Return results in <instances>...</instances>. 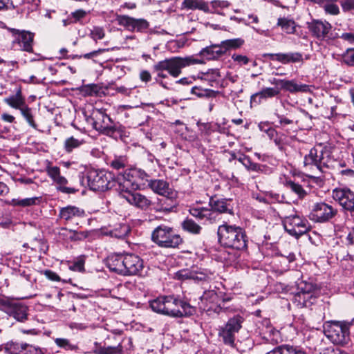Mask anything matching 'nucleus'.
<instances>
[{
  "label": "nucleus",
  "mask_w": 354,
  "mask_h": 354,
  "mask_svg": "<svg viewBox=\"0 0 354 354\" xmlns=\"http://www.w3.org/2000/svg\"><path fill=\"white\" fill-rule=\"evenodd\" d=\"M208 205L219 216L222 214L234 215V207L232 205L231 198H219L216 196H212L209 199Z\"/></svg>",
  "instance_id": "obj_21"
},
{
  "label": "nucleus",
  "mask_w": 354,
  "mask_h": 354,
  "mask_svg": "<svg viewBox=\"0 0 354 354\" xmlns=\"http://www.w3.org/2000/svg\"><path fill=\"white\" fill-rule=\"evenodd\" d=\"M34 34L26 30H21L19 35H18L13 41V44H17L21 50L28 53L33 52Z\"/></svg>",
  "instance_id": "obj_25"
},
{
  "label": "nucleus",
  "mask_w": 354,
  "mask_h": 354,
  "mask_svg": "<svg viewBox=\"0 0 354 354\" xmlns=\"http://www.w3.org/2000/svg\"><path fill=\"white\" fill-rule=\"evenodd\" d=\"M254 171L266 176H270L273 173L274 170L272 167L266 165L257 163Z\"/></svg>",
  "instance_id": "obj_57"
},
{
  "label": "nucleus",
  "mask_w": 354,
  "mask_h": 354,
  "mask_svg": "<svg viewBox=\"0 0 354 354\" xmlns=\"http://www.w3.org/2000/svg\"><path fill=\"white\" fill-rule=\"evenodd\" d=\"M276 116L279 121V124L277 125V127L284 128L287 125L293 124L292 120L286 118L283 115L276 114Z\"/></svg>",
  "instance_id": "obj_62"
},
{
  "label": "nucleus",
  "mask_w": 354,
  "mask_h": 354,
  "mask_svg": "<svg viewBox=\"0 0 354 354\" xmlns=\"http://www.w3.org/2000/svg\"><path fill=\"white\" fill-rule=\"evenodd\" d=\"M19 111L28 124L33 129H37V124L35 122L32 109L26 104Z\"/></svg>",
  "instance_id": "obj_42"
},
{
  "label": "nucleus",
  "mask_w": 354,
  "mask_h": 354,
  "mask_svg": "<svg viewBox=\"0 0 354 354\" xmlns=\"http://www.w3.org/2000/svg\"><path fill=\"white\" fill-rule=\"evenodd\" d=\"M315 286L312 283L301 281L298 283V292L294 296V301L300 307H308L315 303L316 297Z\"/></svg>",
  "instance_id": "obj_16"
},
{
  "label": "nucleus",
  "mask_w": 354,
  "mask_h": 354,
  "mask_svg": "<svg viewBox=\"0 0 354 354\" xmlns=\"http://www.w3.org/2000/svg\"><path fill=\"white\" fill-rule=\"evenodd\" d=\"M191 93L198 97H215L216 92L211 89L203 88L201 86H194L192 88Z\"/></svg>",
  "instance_id": "obj_48"
},
{
  "label": "nucleus",
  "mask_w": 354,
  "mask_h": 354,
  "mask_svg": "<svg viewBox=\"0 0 354 354\" xmlns=\"http://www.w3.org/2000/svg\"><path fill=\"white\" fill-rule=\"evenodd\" d=\"M89 37L95 42L101 40L105 37L104 29L100 26H93L90 30Z\"/></svg>",
  "instance_id": "obj_50"
},
{
  "label": "nucleus",
  "mask_w": 354,
  "mask_h": 354,
  "mask_svg": "<svg viewBox=\"0 0 354 354\" xmlns=\"http://www.w3.org/2000/svg\"><path fill=\"white\" fill-rule=\"evenodd\" d=\"M87 122L99 133L114 139L121 138L124 133V127L119 122L113 121L104 109H95Z\"/></svg>",
  "instance_id": "obj_5"
},
{
  "label": "nucleus",
  "mask_w": 354,
  "mask_h": 354,
  "mask_svg": "<svg viewBox=\"0 0 354 354\" xmlns=\"http://www.w3.org/2000/svg\"><path fill=\"white\" fill-rule=\"evenodd\" d=\"M283 185L286 188L290 189L292 192L295 194L299 199L304 198L307 195V192L300 184L295 183L290 179H286Z\"/></svg>",
  "instance_id": "obj_34"
},
{
  "label": "nucleus",
  "mask_w": 354,
  "mask_h": 354,
  "mask_svg": "<svg viewBox=\"0 0 354 354\" xmlns=\"http://www.w3.org/2000/svg\"><path fill=\"white\" fill-rule=\"evenodd\" d=\"M205 208L206 207H192L189 209V212L192 216L204 222Z\"/></svg>",
  "instance_id": "obj_53"
},
{
  "label": "nucleus",
  "mask_w": 354,
  "mask_h": 354,
  "mask_svg": "<svg viewBox=\"0 0 354 354\" xmlns=\"http://www.w3.org/2000/svg\"><path fill=\"white\" fill-rule=\"evenodd\" d=\"M318 147H313L304 156V167L306 169L313 170L319 174L324 173L326 169L333 167L336 160L333 156V147L329 145H319Z\"/></svg>",
  "instance_id": "obj_4"
},
{
  "label": "nucleus",
  "mask_w": 354,
  "mask_h": 354,
  "mask_svg": "<svg viewBox=\"0 0 354 354\" xmlns=\"http://www.w3.org/2000/svg\"><path fill=\"white\" fill-rule=\"evenodd\" d=\"M86 181L90 189L95 192H104L114 187H118V176L106 170L91 169L82 177V183Z\"/></svg>",
  "instance_id": "obj_7"
},
{
  "label": "nucleus",
  "mask_w": 354,
  "mask_h": 354,
  "mask_svg": "<svg viewBox=\"0 0 354 354\" xmlns=\"http://www.w3.org/2000/svg\"><path fill=\"white\" fill-rule=\"evenodd\" d=\"M115 19L118 25L131 32H145L149 27V22L145 19H136L128 15H117Z\"/></svg>",
  "instance_id": "obj_17"
},
{
  "label": "nucleus",
  "mask_w": 354,
  "mask_h": 354,
  "mask_svg": "<svg viewBox=\"0 0 354 354\" xmlns=\"http://www.w3.org/2000/svg\"><path fill=\"white\" fill-rule=\"evenodd\" d=\"M120 196L127 200L128 203L141 209H148L152 204L146 196L133 190H124L119 192Z\"/></svg>",
  "instance_id": "obj_20"
},
{
  "label": "nucleus",
  "mask_w": 354,
  "mask_h": 354,
  "mask_svg": "<svg viewBox=\"0 0 354 354\" xmlns=\"http://www.w3.org/2000/svg\"><path fill=\"white\" fill-rule=\"evenodd\" d=\"M225 54L221 44L207 46L201 50L198 55L207 60H215L219 59Z\"/></svg>",
  "instance_id": "obj_27"
},
{
  "label": "nucleus",
  "mask_w": 354,
  "mask_h": 354,
  "mask_svg": "<svg viewBox=\"0 0 354 354\" xmlns=\"http://www.w3.org/2000/svg\"><path fill=\"white\" fill-rule=\"evenodd\" d=\"M57 235L59 239L64 241H71L73 230L68 229L65 227H62L57 229Z\"/></svg>",
  "instance_id": "obj_56"
},
{
  "label": "nucleus",
  "mask_w": 354,
  "mask_h": 354,
  "mask_svg": "<svg viewBox=\"0 0 354 354\" xmlns=\"http://www.w3.org/2000/svg\"><path fill=\"white\" fill-rule=\"evenodd\" d=\"M110 166L116 171L127 169L129 161L125 156H115L109 163Z\"/></svg>",
  "instance_id": "obj_39"
},
{
  "label": "nucleus",
  "mask_w": 354,
  "mask_h": 354,
  "mask_svg": "<svg viewBox=\"0 0 354 354\" xmlns=\"http://www.w3.org/2000/svg\"><path fill=\"white\" fill-rule=\"evenodd\" d=\"M84 142L83 140H79L71 136L64 141V149L66 153H71L75 149L80 147Z\"/></svg>",
  "instance_id": "obj_41"
},
{
  "label": "nucleus",
  "mask_w": 354,
  "mask_h": 354,
  "mask_svg": "<svg viewBox=\"0 0 354 354\" xmlns=\"http://www.w3.org/2000/svg\"><path fill=\"white\" fill-rule=\"evenodd\" d=\"M100 91L101 87L96 84L84 85L81 88L82 93L87 96H97L100 93Z\"/></svg>",
  "instance_id": "obj_46"
},
{
  "label": "nucleus",
  "mask_w": 354,
  "mask_h": 354,
  "mask_svg": "<svg viewBox=\"0 0 354 354\" xmlns=\"http://www.w3.org/2000/svg\"><path fill=\"white\" fill-rule=\"evenodd\" d=\"M281 90L288 91L291 93L297 92H306L308 91V86L306 84H298L294 80H288L284 79Z\"/></svg>",
  "instance_id": "obj_32"
},
{
  "label": "nucleus",
  "mask_w": 354,
  "mask_h": 354,
  "mask_svg": "<svg viewBox=\"0 0 354 354\" xmlns=\"http://www.w3.org/2000/svg\"><path fill=\"white\" fill-rule=\"evenodd\" d=\"M151 310L171 317L181 318L193 315L196 308L174 295L160 296L149 301Z\"/></svg>",
  "instance_id": "obj_1"
},
{
  "label": "nucleus",
  "mask_w": 354,
  "mask_h": 354,
  "mask_svg": "<svg viewBox=\"0 0 354 354\" xmlns=\"http://www.w3.org/2000/svg\"><path fill=\"white\" fill-rule=\"evenodd\" d=\"M342 62L350 67H354V48L346 49L342 54Z\"/></svg>",
  "instance_id": "obj_49"
},
{
  "label": "nucleus",
  "mask_w": 354,
  "mask_h": 354,
  "mask_svg": "<svg viewBox=\"0 0 354 354\" xmlns=\"http://www.w3.org/2000/svg\"><path fill=\"white\" fill-rule=\"evenodd\" d=\"M15 344L16 342L10 341L0 345V351H3L7 354H14L15 351L12 348L15 347Z\"/></svg>",
  "instance_id": "obj_61"
},
{
  "label": "nucleus",
  "mask_w": 354,
  "mask_h": 354,
  "mask_svg": "<svg viewBox=\"0 0 354 354\" xmlns=\"http://www.w3.org/2000/svg\"><path fill=\"white\" fill-rule=\"evenodd\" d=\"M323 8L326 14L337 15L339 14V8L335 3H324Z\"/></svg>",
  "instance_id": "obj_55"
},
{
  "label": "nucleus",
  "mask_w": 354,
  "mask_h": 354,
  "mask_svg": "<svg viewBox=\"0 0 354 354\" xmlns=\"http://www.w3.org/2000/svg\"><path fill=\"white\" fill-rule=\"evenodd\" d=\"M88 236L87 231H76L73 230L71 241H81L86 239Z\"/></svg>",
  "instance_id": "obj_59"
},
{
  "label": "nucleus",
  "mask_w": 354,
  "mask_h": 354,
  "mask_svg": "<svg viewBox=\"0 0 354 354\" xmlns=\"http://www.w3.org/2000/svg\"><path fill=\"white\" fill-rule=\"evenodd\" d=\"M150 178V175L142 169H126L124 172L118 174V187L116 189L121 192L145 188L147 186Z\"/></svg>",
  "instance_id": "obj_6"
},
{
  "label": "nucleus",
  "mask_w": 354,
  "mask_h": 354,
  "mask_svg": "<svg viewBox=\"0 0 354 354\" xmlns=\"http://www.w3.org/2000/svg\"><path fill=\"white\" fill-rule=\"evenodd\" d=\"M14 354H44V348L39 346L26 342H17L15 347L12 348Z\"/></svg>",
  "instance_id": "obj_28"
},
{
  "label": "nucleus",
  "mask_w": 354,
  "mask_h": 354,
  "mask_svg": "<svg viewBox=\"0 0 354 354\" xmlns=\"http://www.w3.org/2000/svg\"><path fill=\"white\" fill-rule=\"evenodd\" d=\"M39 197L26 198L24 199H13L12 204L15 206L29 207L38 204L40 202Z\"/></svg>",
  "instance_id": "obj_45"
},
{
  "label": "nucleus",
  "mask_w": 354,
  "mask_h": 354,
  "mask_svg": "<svg viewBox=\"0 0 354 354\" xmlns=\"http://www.w3.org/2000/svg\"><path fill=\"white\" fill-rule=\"evenodd\" d=\"M160 65H162V62L159 61L153 66V71L157 74V76L155 78L156 82L161 81L160 79H165L167 77V75L165 73L166 70L162 69Z\"/></svg>",
  "instance_id": "obj_52"
},
{
  "label": "nucleus",
  "mask_w": 354,
  "mask_h": 354,
  "mask_svg": "<svg viewBox=\"0 0 354 354\" xmlns=\"http://www.w3.org/2000/svg\"><path fill=\"white\" fill-rule=\"evenodd\" d=\"M46 171L47 175L57 185V191L67 194H75L77 192V189L74 187L66 186L68 184V180L61 175L59 167L48 165L46 168Z\"/></svg>",
  "instance_id": "obj_19"
},
{
  "label": "nucleus",
  "mask_w": 354,
  "mask_h": 354,
  "mask_svg": "<svg viewBox=\"0 0 354 354\" xmlns=\"http://www.w3.org/2000/svg\"><path fill=\"white\" fill-rule=\"evenodd\" d=\"M308 28L313 37L319 40H324L328 37L332 26L326 21L313 19L308 23Z\"/></svg>",
  "instance_id": "obj_22"
},
{
  "label": "nucleus",
  "mask_w": 354,
  "mask_h": 354,
  "mask_svg": "<svg viewBox=\"0 0 354 354\" xmlns=\"http://www.w3.org/2000/svg\"><path fill=\"white\" fill-rule=\"evenodd\" d=\"M70 270L77 272L84 271V260L83 259H78L74 261L70 266Z\"/></svg>",
  "instance_id": "obj_60"
},
{
  "label": "nucleus",
  "mask_w": 354,
  "mask_h": 354,
  "mask_svg": "<svg viewBox=\"0 0 354 354\" xmlns=\"http://www.w3.org/2000/svg\"><path fill=\"white\" fill-rule=\"evenodd\" d=\"M194 276V270L187 269H182L175 272L174 278L177 280L192 279Z\"/></svg>",
  "instance_id": "obj_51"
},
{
  "label": "nucleus",
  "mask_w": 354,
  "mask_h": 354,
  "mask_svg": "<svg viewBox=\"0 0 354 354\" xmlns=\"http://www.w3.org/2000/svg\"><path fill=\"white\" fill-rule=\"evenodd\" d=\"M3 102L10 107L19 110L26 104L21 88H17L15 94L10 95L8 97H6Z\"/></svg>",
  "instance_id": "obj_30"
},
{
  "label": "nucleus",
  "mask_w": 354,
  "mask_h": 354,
  "mask_svg": "<svg viewBox=\"0 0 354 354\" xmlns=\"http://www.w3.org/2000/svg\"><path fill=\"white\" fill-rule=\"evenodd\" d=\"M232 59L240 65H246L249 62V59L245 55L234 54L232 56Z\"/></svg>",
  "instance_id": "obj_64"
},
{
  "label": "nucleus",
  "mask_w": 354,
  "mask_h": 354,
  "mask_svg": "<svg viewBox=\"0 0 354 354\" xmlns=\"http://www.w3.org/2000/svg\"><path fill=\"white\" fill-rule=\"evenodd\" d=\"M266 354H306L302 349L289 345L277 347Z\"/></svg>",
  "instance_id": "obj_35"
},
{
  "label": "nucleus",
  "mask_w": 354,
  "mask_h": 354,
  "mask_svg": "<svg viewBox=\"0 0 354 354\" xmlns=\"http://www.w3.org/2000/svg\"><path fill=\"white\" fill-rule=\"evenodd\" d=\"M277 57V62L283 64L301 62L303 61L302 54L298 52L287 53H279Z\"/></svg>",
  "instance_id": "obj_33"
},
{
  "label": "nucleus",
  "mask_w": 354,
  "mask_h": 354,
  "mask_svg": "<svg viewBox=\"0 0 354 354\" xmlns=\"http://www.w3.org/2000/svg\"><path fill=\"white\" fill-rule=\"evenodd\" d=\"M88 12L83 9H78L75 11L71 13L70 16L71 17L73 20H71V22H74L75 24L80 21L82 19H84Z\"/></svg>",
  "instance_id": "obj_54"
},
{
  "label": "nucleus",
  "mask_w": 354,
  "mask_h": 354,
  "mask_svg": "<svg viewBox=\"0 0 354 354\" xmlns=\"http://www.w3.org/2000/svg\"><path fill=\"white\" fill-rule=\"evenodd\" d=\"M204 223H209L214 224L218 222L221 217L214 212L212 208L210 207L209 208L206 207L205 211V217H204Z\"/></svg>",
  "instance_id": "obj_47"
},
{
  "label": "nucleus",
  "mask_w": 354,
  "mask_h": 354,
  "mask_svg": "<svg viewBox=\"0 0 354 354\" xmlns=\"http://www.w3.org/2000/svg\"><path fill=\"white\" fill-rule=\"evenodd\" d=\"M107 268L122 276L140 274L144 266L143 260L134 254H113L106 260Z\"/></svg>",
  "instance_id": "obj_2"
},
{
  "label": "nucleus",
  "mask_w": 354,
  "mask_h": 354,
  "mask_svg": "<svg viewBox=\"0 0 354 354\" xmlns=\"http://www.w3.org/2000/svg\"><path fill=\"white\" fill-rule=\"evenodd\" d=\"M55 342L59 347L64 348L66 350L72 351L75 348V346L71 344L68 339L57 338L55 339Z\"/></svg>",
  "instance_id": "obj_58"
},
{
  "label": "nucleus",
  "mask_w": 354,
  "mask_h": 354,
  "mask_svg": "<svg viewBox=\"0 0 354 354\" xmlns=\"http://www.w3.org/2000/svg\"><path fill=\"white\" fill-rule=\"evenodd\" d=\"M85 217L86 213L83 209L71 205L61 207L58 214V218L66 225H78L79 221Z\"/></svg>",
  "instance_id": "obj_18"
},
{
  "label": "nucleus",
  "mask_w": 354,
  "mask_h": 354,
  "mask_svg": "<svg viewBox=\"0 0 354 354\" xmlns=\"http://www.w3.org/2000/svg\"><path fill=\"white\" fill-rule=\"evenodd\" d=\"M162 62L161 67L165 69L173 77H178L182 73V69L197 64H203V61L195 59L193 56L172 57L160 61Z\"/></svg>",
  "instance_id": "obj_12"
},
{
  "label": "nucleus",
  "mask_w": 354,
  "mask_h": 354,
  "mask_svg": "<svg viewBox=\"0 0 354 354\" xmlns=\"http://www.w3.org/2000/svg\"><path fill=\"white\" fill-rule=\"evenodd\" d=\"M147 187L154 193L161 196L169 195L170 192H171L169 183L163 179H152L150 178Z\"/></svg>",
  "instance_id": "obj_26"
},
{
  "label": "nucleus",
  "mask_w": 354,
  "mask_h": 354,
  "mask_svg": "<svg viewBox=\"0 0 354 354\" xmlns=\"http://www.w3.org/2000/svg\"><path fill=\"white\" fill-rule=\"evenodd\" d=\"M151 241L162 248H178L183 239L175 229L165 224L158 225L151 232Z\"/></svg>",
  "instance_id": "obj_8"
},
{
  "label": "nucleus",
  "mask_w": 354,
  "mask_h": 354,
  "mask_svg": "<svg viewBox=\"0 0 354 354\" xmlns=\"http://www.w3.org/2000/svg\"><path fill=\"white\" fill-rule=\"evenodd\" d=\"M354 326V319L351 322L331 321L326 322L324 333L333 344L344 345L350 340V330Z\"/></svg>",
  "instance_id": "obj_9"
},
{
  "label": "nucleus",
  "mask_w": 354,
  "mask_h": 354,
  "mask_svg": "<svg viewBox=\"0 0 354 354\" xmlns=\"http://www.w3.org/2000/svg\"><path fill=\"white\" fill-rule=\"evenodd\" d=\"M176 200L170 192L169 195L162 196V198H158L157 202L154 203L153 209L156 212L169 213L176 208Z\"/></svg>",
  "instance_id": "obj_23"
},
{
  "label": "nucleus",
  "mask_w": 354,
  "mask_h": 354,
  "mask_svg": "<svg viewBox=\"0 0 354 354\" xmlns=\"http://www.w3.org/2000/svg\"><path fill=\"white\" fill-rule=\"evenodd\" d=\"M181 10H199L205 12H216V10H209L208 3L203 0H183L181 3Z\"/></svg>",
  "instance_id": "obj_29"
},
{
  "label": "nucleus",
  "mask_w": 354,
  "mask_h": 354,
  "mask_svg": "<svg viewBox=\"0 0 354 354\" xmlns=\"http://www.w3.org/2000/svg\"><path fill=\"white\" fill-rule=\"evenodd\" d=\"M292 211L295 214L284 215L282 217V224L285 230L290 235L299 238L310 230V225L308 220L298 214L294 208Z\"/></svg>",
  "instance_id": "obj_10"
},
{
  "label": "nucleus",
  "mask_w": 354,
  "mask_h": 354,
  "mask_svg": "<svg viewBox=\"0 0 354 354\" xmlns=\"http://www.w3.org/2000/svg\"><path fill=\"white\" fill-rule=\"evenodd\" d=\"M332 196L354 221V192L348 188H336L333 191Z\"/></svg>",
  "instance_id": "obj_15"
},
{
  "label": "nucleus",
  "mask_w": 354,
  "mask_h": 354,
  "mask_svg": "<svg viewBox=\"0 0 354 354\" xmlns=\"http://www.w3.org/2000/svg\"><path fill=\"white\" fill-rule=\"evenodd\" d=\"M245 41L242 38H235L222 41L221 46L223 50H225V53L227 50L230 49H236L242 46Z\"/></svg>",
  "instance_id": "obj_38"
},
{
  "label": "nucleus",
  "mask_w": 354,
  "mask_h": 354,
  "mask_svg": "<svg viewBox=\"0 0 354 354\" xmlns=\"http://www.w3.org/2000/svg\"><path fill=\"white\" fill-rule=\"evenodd\" d=\"M277 26L287 34H293L296 31V25L294 20L286 17H280L277 21Z\"/></svg>",
  "instance_id": "obj_37"
},
{
  "label": "nucleus",
  "mask_w": 354,
  "mask_h": 354,
  "mask_svg": "<svg viewBox=\"0 0 354 354\" xmlns=\"http://www.w3.org/2000/svg\"><path fill=\"white\" fill-rule=\"evenodd\" d=\"M217 236L218 243L224 248L236 250L248 248V237L245 230L240 226L224 222L218 227Z\"/></svg>",
  "instance_id": "obj_3"
},
{
  "label": "nucleus",
  "mask_w": 354,
  "mask_h": 354,
  "mask_svg": "<svg viewBox=\"0 0 354 354\" xmlns=\"http://www.w3.org/2000/svg\"><path fill=\"white\" fill-rule=\"evenodd\" d=\"M340 5L344 12L354 10V0H340Z\"/></svg>",
  "instance_id": "obj_63"
},
{
  "label": "nucleus",
  "mask_w": 354,
  "mask_h": 354,
  "mask_svg": "<svg viewBox=\"0 0 354 354\" xmlns=\"http://www.w3.org/2000/svg\"><path fill=\"white\" fill-rule=\"evenodd\" d=\"M244 318L240 315H236L230 318L227 322L218 330V337L225 345L234 347L235 346L236 335L242 328Z\"/></svg>",
  "instance_id": "obj_11"
},
{
  "label": "nucleus",
  "mask_w": 354,
  "mask_h": 354,
  "mask_svg": "<svg viewBox=\"0 0 354 354\" xmlns=\"http://www.w3.org/2000/svg\"><path fill=\"white\" fill-rule=\"evenodd\" d=\"M130 232V227L127 224H119L114 229L110 231V235L112 237L118 239H124Z\"/></svg>",
  "instance_id": "obj_40"
},
{
  "label": "nucleus",
  "mask_w": 354,
  "mask_h": 354,
  "mask_svg": "<svg viewBox=\"0 0 354 354\" xmlns=\"http://www.w3.org/2000/svg\"><path fill=\"white\" fill-rule=\"evenodd\" d=\"M281 93L279 87H265L250 97L251 104H259L263 100L277 97Z\"/></svg>",
  "instance_id": "obj_24"
},
{
  "label": "nucleus",
  "mask_w": 354,
  "mask_h": 354,
  "mask_svg": "<svg viewBox=\"0 0 354 354\" xmlns=\"http://www.w3.org/2000/svg\"><path fill=\"white\" fill-rule=\"evenodd\" d=\"M93 353L95 354H122L123 347L121 343L115 346H102L98 342L94 343Z\"/></svg>",
  "instance_id": "obj_31"
},
{
  "label": "nucleus",
  "mask_w": 354,
  "mask_h": 354,
  "mask_svg": "<svg viewBox=\"0 0 354 354\" xmlns=\"http://www.w3.org/2000/svg\"><path fill=\"white\" fill-rule=\"evenodd\" d=\"M182 229L192 234H199L202 230V227L197 224L192 218H186L181 223Z\"/></svg>",
  "instance_id": "obj_36"
},
{
  "label": "nucleus",
  "mask_w": 354,
  "mask_h": 354,
  "mask_svg": "<svg viewBox=\"0 0 354 354\" xmlns=\"http://www.w3.org/2000/svg\"><path fill=\"white\" fill-rule=\"evenodd\" d=\"M281 257L280 263H281L282 269L288 270L290 269L289 264L294 262L296 259V257L294 252L279 253Z\"/></svg>",
  "instance_id": "obj_44"
},
{
  "label": "nucleus",
  "mask_w": 354,
  "mask_h": 354,
  "mask_svg": "<svg viewBox=\"0 0 354 354\" xmlns=\"http://www.w3.org/2000/svg\"><path fill=\"white\" fill-rule=\"evenodd\" d=\"M338 214V209L324 202L315 203L309 214V218L319 223L331 221Z\"/></svg>",
  "instance_id": "obj_14"
},
{
  "label": "nucleus",
  "mask_w": 354,
  "mask_h": 354,
  "mask_svg": "<svg viewBox=\"0 0 354 354\" xmlns=\"http://www.w3.org/2000/svg\"><path fill=\"white\" fill-rule=\"evenodd\" d=\"M264 322L266 325V331L264 333V337L267 341L269 342H277V339L279 337V331L275 329L272 326H270V321L265 320Z\"/></svg>",
  "instance_id": "obj_43"
},
{
  "label": "nucleus",
  "mask_w": 354,
  "mask_h": 354,
  "mask_svg": "<svg viewBox=\"0 0 354 354\" xmlns=\"http://www.w3.org/2000/svg\"><path fill=\"white\" fill-rule=\"evenodd\" d=\"M0 310L18 322H24L28 319V306L16 299H0Z\"/></svg>",
  "instance_id": "obj_13"
}]
</instances>
